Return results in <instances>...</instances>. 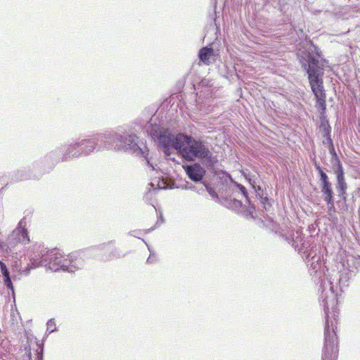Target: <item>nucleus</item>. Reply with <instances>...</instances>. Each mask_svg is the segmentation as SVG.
<instances>
[{
	"label": "nucleus",
	"mask_w": 360,
	"mask_h": 360,
	"mask_svg": "<svg viewBox=\"0 0 360 360\" xmlns=\"http://www.w3.org/2000/svg\"><path fill=\"white\" fill-rule=\"evenodd\" d=\"M152 139L157 141L165 155L170 160L171 155L176 151L187 161L196 160L211 161L212 153L205 143L184 134L174 135L168 129L152 127L149 131Z\"/></svg>",
	"instance_id": "1"
},
{
	"label": "nucleus",
	"mask_w": 360,
	"mask_h": 360,
	"mask_svg": "<svg viewBox=\"0 0 360 360\" xmlns=\"http://www.w3.org/2000/svg\"><path fill=\"white\" fill-rule=\"evenodd\" d=\"M302 68L308 74V79L319 108L325 112L326 109V96L323 87V74L326 60L323 59L318 48L311 45L307 51L299 55Z\"/></svg>",
	"instance_id": "2"
},
{
	"label": "nucleus",
	"mask_w": 360,
	"mask_h": 360,
	"mask_svg": "<svg viewBox=\"0 0 360 360\" xmlns=\"http://www.w3.org/2000/svg\"><path fill=\"white\" fill-rule=\"evenodd\" d=\"M98 141L103 142V145L98 149H112L115 150H123L137 156L145 157L147 165L155 169L153 165L145 155L146 153V146L139 141V137L131 131L117 129L115 131H106L97 137Z\"/></svg>",
	"instance_id": "3"
},
{
	"label": "nucleus",
	"mask_w": 360,
	"mask_h": 360,
	"mask_svg": "<svg viewBox=\"0 0 360 360\" xmlns=\"http://www.w3.org/2000/svg\"><path fill=\"white\" fill-rule=\"evenodd\" d=\"M322 302L326 314V326L324 330V347L323 349L322 360H336L338 354V338L333 324L329 323L330 306L333 307L337 302L336 295L334 293L333 282L330 279H321V283Z\"/></svg>",
	"instance_id": "4"
},
{
	"label": "nucleus",
	"mask_w": 360,
	"mask_h": 360,
	"mask_svg": "<svg viewBox=\"0 0 360 360\" xmlns=\"http://www.w3.org/2000/svg\"><path fill=\"white\" fill-rule=\"evenodd\" d=\"M80 253L70 254L65 258L57 250L48 251L41 249L40 252L33 256L25 271L27 274L30 269L38 266H48L49 269L56 271L63 270L68 272H74L84 266V260L81 258Z\"/></svg>",
	"instance_id": "5"
},
{
	"label": "nucleus",
	"mask_w": 360,
	"mask_h": 360,
	"mask_svg": "<svg viewBox=\"0 0 360 360\" xmlns=\"http://www.w3.org/2000/svg\"><path fill=\"white\" fill-rule=\"evenodd\" d=\"M328 149L330 153L332 155L333 158L335 159L336 161V164L333 165V170L336 175L337 180L335 184V188L338 193V195L342 198L344 201H346L347 184L345 177L344 169L340 160L338 158L334 146L333 145L329 146Z\"/></svg>",
	"instance_id": "6"
},
{
	"label": "nucleus",
	"mask_w": 360,
	"mask_h": 360,
	"mask_svg": "<svg viewBox=\"0 0 360 360\" xmlns=\"http://www.w3.org/2000/svg\"><path fill=\"white\" fill-rule=\"evenodd\" d=\"M25 226V222L21 220L18 227L8 236L7 241L10 252L18 243L25 244L30 241L28 233Z\"/></svg>",
	"instance_id": "7"
},
{
	"label": "nucleus",
	"mask_w": 360,
	"mask_h": 360,
	"mask_svg": "<svg viewBox=\"0 0 360 360\" xmlns=\"http://www.w3.org/2000/svg\"><path fill=\"white\" fill-rule=\"evenodd\" d=\"M61 153H63V155L61 158L62 161H67L71 158L80 157L82 155V152L81 150L79 141H74L67 146H64L61 148L56 149L55 150L51 152L46 156V158H52L53 156H56Z\"/></svg>",
	"instance_id": "8"
},
{
	"label": "nucleus",
	"mask_w": 360,
	"mask_h": 360,
	"mask_svg": "<svg viewBox=\"0 0 360 360\" xmlns=\"http://www.w3.org/2000/svg\"><path fill=\"white\" fill-rule=\"evenodd\" d=\"M91 251L96 254L99 259L103 262L112 260L113 259L120 258L124 254L116 248H111L110 244H104L101 247L93 248Z\"/></svg>",
	"instance_id": "9"
},
{
	"label": "nucleus",
	"mask_w": 360,
	"mask_h": 360,
	"mask_svg": "<svg viewBox=\"0 0 360 360\" xmlns=\"http://www.w3.org/2000/svg\"><path fill=\"white\" fill-rule=\"evenodd\" d=\"M307 266H309V272L311 276H316L319 279H321L323 275H324V267L323 266V260L319 255L316 252L312 256L305 259Z\"/></svg>",
	"instance_id": "10"
},
{
	"label": "nucleus",
	"mask_w": 360,
	"mask_h": 360,
	"mask_svg": "<svg viewBox=\"0 0 360 360\" xmlns=\"http://www.w3.org/2000/svg\"><path fill=\"white\" fill-rule=\"evenodd\" d=\"M103 134L94 136L91 139H82L79 141L82 155H88L93 153L94 150L100 151L103 149H98L99 146L103 145V142L98 141L97 137Z\"/></svg>",
	"instance_id": "11"
},
{
	"label": "nucleus",
	"mask_w": 360,
	"mask_h": 360,
	"mask_svg": "<svg viewBox=\"0 0 360 360\" xmlns=\"http://www.w3.org/2000/svg\"><path fill=\"white\" fill-rule=\"evenodd\" d=\"M281 235L285 240L291 243L295 249L297 248L305 240L300 230L295 232L291 228L283 229Z\"/></svg>",
	"instance_id": "12"
},
{
	"label": "nucleus",
	"mask_w": 360,
	"mask_h": 360,
	"mask_svg": "<svg viewBox=\"0 0 360 360\" xmlns=\"http://www.w3.org/2000/svg\"><path fill=\"white\" fill-rule=\"evenodd\" d=\"M295 250H297L304 259H308L309 257L316 252V250H314V247H311L310 240H304L299 247H297V248H295Z\"/></svg>",
	"instance_id": "13"
},
{
	"label": "nucleus",
	"mask_w": 360,
	"mask_h": 360,
	"mask_svg": "<svg viewBox=\"0 0 360 360\" xmlns=\"http://www.w3.org/2000/svg\"><path fill=\"white\" fill-rule=\"evenodd\" d=\"M202 168L199 165L188 166L186 168V174L189 178L194 181H200L203 177Z\"/></svg>",
	"instance_id": "14"
},
{
	"label": "nucleus",
	"mask_w": 360,
	"mask_h": 360,
	"mask_svg": "<svg viewBox=\"0 0 360 360\" xmlns=\"http://www.w3.org/2000/svg\"><path fill=\"white\" fill-rule=\"evenodd\" d=\"M214 56L213 49L207 46L201 49L198 53L200 60L205 65H210L214 60Z\"/></svg>",
	"instance_id": "15"
},
{
	"label": "nucleus",
	"mask_w": 360,
	"mask_h": 360,
	"mask_svg": "<svg viewBox=\"0 0 360 360\" xmlns=\"http://www.w3.org/2000/svg\"><path fill=\"white\" fill-rule=\"evenodd\" d=\"M322 193V197L323 201L326 203L328 206V212H335V205H334V198H333V190L332 188L328 189H322L321 190Z\"/></svg>",
	"instance_id": "16"
},
{
	"label": "nucleus",
	"mask_w": 360,
	"mask_h": 360,
	"mask_svg": "<svg viewBox=\"0 0 360 360\" xmlns=\"http://www.w3.org/2000/svg\"><path fill=\"white\" fill-rule=\"evenodd\" d=\"M0 268H1V272L2 274V276L4 277V282L5 285L8 289H11L12 291H13V283L10 277V273L9 271L6 266V265L0 260Z\"/></svg>",
	"instance_id": "17"
},
{
	"label": "nucleus",
	"mask_w": 360,
	"mask_h": 360,
	"mask_svg": "<svg viewBox=\"0 0 360 360\" xmlns=\"http://www.w3.org/2000/svg\"><path fill=\"white\" fill-rule=\"evenodd\" d=\"M221 204L233 210H238L242 206L240 200L231 198H222Z\"/></svg>",
	"instance_id": "18"
},
{
	"label": "nucleus",
	"mask_w": 360,
	"mask_h": 360,
	"mask_svg": "<svg viewBox=\"0 0 360 360\" xmlns=\"http://www.w3.org/2000/svg\"><path fill=\"white\" fill-rule=\"evenodd\" d=\"M320 129L322 132L323 136H328L330 135L331 127L328 124V120H322L320 124Z\"/></svg>",
	"instance_id": "19"
},
{
	"label": "nucleus",
	"mask_w": 360,
	"mask_h": 360,
	"mask_svg": "<svg viewBox=\"0 0 360 360\" xmlns=\"http://www.w3.org/2000/svg\"><path fill=\"white\" fill-rule=\"evenodd\" d=\"M357 270L356 268H352L349 269L347 270V272L345 273L344 275V273L341 274V276L339 278V282L340 283H345L347 280H349V278H351L352 276L355 275Z\"/></svg>",
	"instance_id": "20"
},
{
	"label": "nucleus",
	"mask_w": 360,
	"mask_h": 360,
	"mask_svg": "<svg viewBox=\"0 0 360 360\" xmlns=\"http://www.w3.org/2000/svg\"><path fill=\"white\" fill-rule=\"evenodd\" d=\"M319 180L321 190L333 188L332 183L330 181L328 175H322V177L320 178Z\"/></svg>",
	"instance_id": "21"
},
{
	"label": "nucleus",
	"mask_w": 360,
	"mask_h": 360,
	"mask_svg": "<svg viewBox=\"0 0 360 360\" xmlns=\"http://www.w3.org/2000/svg\"><path fill=\"white\" fill-rule=\"evenodd\" d=\"M205 188L207 191L209 193L210 196L215 200V201L220 202H221L222 199H221L217 193L214 191V190L210 186L206 185Z\"/></svg>",
	"instance_id": "22"
},
{
	"label": "nucleus",
	"mask_w": 360,
	"mask_h": 360,
	"mask_svg": "<svg viewBox=\"0 0 360 360\" xmlns=\"http://www.w3.org/2000/svg\"><path fill=\"white\" fill-rule=\"evenodd\" d=\"M46 325L47 330L49 332V333L56 330V325L53 319L49 320Z\"/></svg>",
	"instance_id": "23"
},
{
	"label": "nucleus",
	"mask_w": 360,
	"mask_h": 360,
	"mask_svg": "<svg viewBox=\"0 0 360 360\" xmlns=\"http://www.w3.org/2000/svg\"><path fill=\"white\" fill-rule=\"evenodd\" d=\"M148 250L150 251V254L147 259L148 264H152L155 262L157 260V257L155 253L152 252L150 248L148 247Z\"/></svg>",
	"instance_id": "24"
},
{
	"label": "nucleus",
	"mask_w": 360,
	"mask_h": 360,
	"mask_svg": "<svg viewBox=\"0 0 360 360\" xmlns=\"http://www.w3.org/2000/svg\"><path fill=\"white\" fill-rule=\"evenodd\" d=\"M236 186L238 187V188L240 191L242 195L248 198V192L246 191V188L241 184H236Z\"/></svg>",
	"instance_id": "25"
},
{
	"label": "nucleus",
	"mask_w": 360,
	"mask_h": 360,
	"mask_svg": "<svg viewBox=\"0 0 360 360\" xmlns=\"http://www.w3.org/2000/svg\"><path fill=\"white\" fill-rule=\"evenodd\" d=\"M326 138V141H323V143L324 145H328V147L333 145V141L330 138V135L328 136H324Z\"/></svg>",
	"instance_id": "26"
},
{
	"label": "nucleus",
	"mask_w": 360,
	"mask_h": 360,
	"mask_svg": "<svg viewBox=\"0 0 360 360\" xmlns=\"http://www.w3.org/2000/svg\"><path fill=\"white\" fill-rule=\"evenodd\" d=\"M315 167L319 174L320 178L322 177V175H327L319 165H315Z\"/></svg>",
	"instance_id": "27"
},
{
	"label": "nucleus",
	"mask_w": 360,
	"mask_h": 360,
	"mask_svg": "<svg viewBox=\"0 0 360 360\" xmlns=\"http://www.w3.org/2000/svg\"><path fill=\"white\" fill-rule=\"evenodd\" d=\"M262 203L264 205V208L266 210L268 209V207H270V204L269 202V199L267 198H264L262 199Z\"/></svg>",
	"instance_id": "28"
},
{
	"label": "nucleus",
	"mask_w": 360,
	"mask_h": 360,
	"mask_svg": "<svg viewBox=\"0 0 360 360\" xmlns=\"http://www.w3.org/2000/svg\"><path fill=\"white\" fill-rule=\"evenodd\" d=\"M0 245V252L4 251V250L8 252V250H9V248H8V244L5 245L4 243H1Z\"/></svg>",
	"instance_id": "29"
},
{
	"label": "nucleus",
	"mask_w": 360,
	"mask_h": 360,
	"mask_svg": "<svg viewBox=\"0 0 360 360\" xmlns=\"http://www.w3.org/2000/svg\"><path fill=\"white\" fill-rule=\"evenodd\" d=\"M42 352H43V349H41L40 351L38 352V353H37L39 360H42Z\"/></svg>",
	"instance_id": "30"
},
{
	"label": "nucleus",
	"mask_w": 360,
	"mask_h": 360,
	"mask_svg": "<svg viewBox=\"0 0 360 360\" xmlns=\"http://www.w3.org/2000/svg\"><path fill=\"white\" fill-rule=\"evenodd\" d=\"M189 188H190V189H192V190H195V186H191Z\"/></svg>",
	"instance_id": "31"
},
{
	"label": "nucleus",
	"mask_w": 360,
	"mask_h": 360,
	"mask_svg": "<svg viewBox=\"0 0 360 360\" xmlns=\"http://www.w3.org/2000/svg\"><path fill=\"white\" fill-rule=\"evenodd\" d=\"M153 229H148V230L147 231V233L150 232V230H153Z\"/></svg>",
	"instance_id": "32"
}]
</instances>
